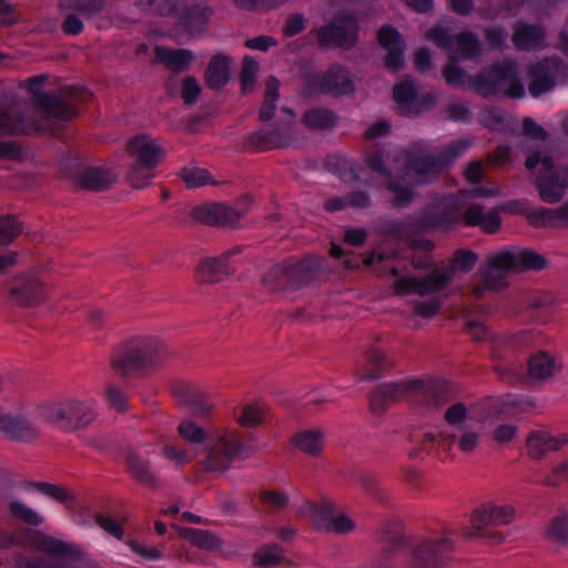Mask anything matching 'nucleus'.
Listing matches in <instances>:
<instances>
[{
	"label": "nucleus",
	"mask_w": 568,
	"mask_h": 568,
	"mask_svg": "<svg viewBox=\"0 0 568 568\" xmlns=\"http://www.w3.org/2000/svg\"><path fill=\"white\" fill-rule=\"evenodd\" d=\"M468 149L466 141H459L452 144L440 160L433 156L415 158L409 152H402L398 156L388 158L390 171L395 172V176L389 180L388 190L390 192V202L394 206L402 207L407 205L413 193L402 187L399 182L408 184H424L435 178L443 163L452 161L462 155Z\"/></svg>",
	"instance_id": "f257e3e1"
},
{
	"label": "nucleus",
	"mask_w": 568,
	"mask_h": 568,
	"mask_svg": "<svg viewBox=\"0 0 568 568\" xmlns=\"http://www.w3.org/2000/svg\"><path fill=\"white\" fill-rule=\"evenodd\" d=\"M523 131L520 149L527 154L526 168L534 170L540 165L536 181L540 197L548 203L559 202L568 189V169L554 171L552 159L541 152L540 145L546 143L548 133L531 118L524 119Z\"/></svg>",
	"instance_id": "f03ea898"
},
{
	"label": "nucleus",
	"mask_w": 568,
	"mask_h": 568,
	"mask_svg": "<svg viewBox=\"0 0 568 568\" xmlns=\"http://www.w3.org/2000/svg\"><path fill=\"white\" fill-rule=\"evenodd\" d=\"M444 417L447 428L439 440L443 448L456 447L465 455H473L479 448L493 424L487 413L468 409L463 403L449 406Z\"/></svg>",
	"instance_id": "7ed1b4c3"
},
{
	"label": "nucleus",
	"mask_w": 568,
	"mask_h": 568,
	"mask_svg": "<svg viewBox=\"0 0 568 568\" xmlns=\"http://www.w3.org/2000/svg\"><path fill=\"white\" fill-rule=\"evenodd\" d=\"M477 263V255L471 251H459L455 254L449 275L438 271L427 276L423 282L413 277L404 276L396 281L395 288L398 294L406 295L416 293L418 298L414 301V316L422 320H429L435 316L440 304L433 297H427L428 294L437 292L444 287L458 272H468Z\"/></svg>",
	"instance_id": "20e7f679"
},
{
	"label": "nucleus",
	"mask_w": 568,
	"mask_h": 568,
	"mask_svg": "<svg viewBox=\"0 0 568 568\" xmlns=\"http://www.w3.org/2000/svg\"><path fill=\"white\" fill-rule=\"evenodd\" d=\"M69 414V399L40 405L29 416L0 409V432L12 439L27 440L36 437L45 424L71 428Z\"/></svg>",
	"instance_id": "39448f33"
},
{
	"label": "nucleus",
	"mask_w": 568,
	"mask_h": 568,
	"mask_svg": "<svg viewBox=\"0 0 568 568\" xmlns=\"http://www.w3.org/2000/svg\"><path fill=\"white\" fill-rule=\"evenodd\" d=\"M427 38L437 47L448 51L452 62L444 70L446 81L454 85L465 84L467 74L453 62L476 58L480 51L478 37L470 32H463L457 37H448V30L438 24L428 32Z\"/></svg>",
	"instance_id": "423d86ee"
},
{
	"label": "nucleus",
	"mask_w": 568,
	"mask_h": 568,
	"mask_svg": "<svg viewBox=\"0 0 568 568\" xmlns=\"http://www.w3.org/2000/svg\"><path fill=\"white\" fill-rule=\"evenodd\" d=\"M169 356L166 347L154 337H136L118 348L112 365L122 373L156 366Z\"/></svg>",
	"instance_id": "0eeeda50"
},
{
	"label": "nucleus",
	"mask_w": 568,
	"mask_h": 568,
	"mask_svg": "<svg viewBox=\"0 0 568 568\" xmlns=\"http://www.w3.org/2000/svg\"><path fill=\"white\" fill-rule=\"evenodd\" d=\"M204 450L205 468L217 473L230 468L235 458L246 456L237 432L227 427L213 430L207 438Z\"/></svg>",
	"instance_id": "6e6552de"
},
{
	"label": "nucleus",
	"mask_w": 568,
	"mask_h": 568,
	"mask_svg": "<svg viewBox=\"0 0 568 568\" xmlns=\"http://www.w3.org/2000/svg\"><path fill=\"white\" fill-rule=\"evenodd\" d=\"M476 91L484 95L505 94L510 98H523L525 87L517 77L513 63L496 64L485 70L474 83Z\"/></svg>",
	"instance_id": "1a4fd4ad"
},
{
	"label": "nucleus",
	"mask_w": 568,
	"mask_h": 568,
	"mask_svg": "<svg viewBox=\"0 0 568 568\" xmlns=\"http://www.w3.org/2000/svg\"><path fill=\"white\" fill-rule=\"evenodd\" d=\"M28 545L47 555L48 558L38 559L21 556L16 559V562L21 558H28L30 560L48 564L52 568H71L81 555V550L73 544L45 535L41 531L31 532Z\"/></svg>",
	"instance_id": "9d476101"
},
{
	"label": "nucleus",
	"mask_w": 568,
	"mask_h": 568,
	"mask_svg": "<svg viewBox=\"0 0 568 568\" xmlns=\"http://www.w3.org/2000/svg\"><path fill=\"white\" fill-rule=\"evenodd\" d=\"M454 542L447 536L426 539L413 549L405 568H439L450 558Z\"/></svg>",
	"instance_id": "9b49d317"
},
{
	"label": "nucleus",
	"mask_w": 568,
	"mask_h": 568,
	"mask_svg": "<svg viewBox=\"0 0 568 568\" xmlns=\"http://www.w3.org/2000/svg\"><path fill=\"white\" fill-rule=\"evenodd\" d=\"M477 192L470 194H460L454 199H447L445 207L462 209L467 204H470L464 214V219L469 225H479L485 232L494 233L500 226V220L496 213L484 214L481 205L477 203H470L469 200L475 197Z\"/></svg>",
	"instance_id": "f8f14e48"
},
{
	"label": "nucleus",
	"mask_w": 568,
	"mask_h": 568,
	"mask_svg": "<svg viewBox=\"0 0 568 568\" xmlns=\"http://www.w3.org/2000/svg\"><path fill=\"white\" fill-rule=\"evenodd\" d=\"M356 22L353 17H342L333 24L318 30L317 39L323 45L351 47L356 40Z\"/></svg>",
	"instance_id": "ddd939ff"
},
{
	"label": "nucleus",
	"mask_w": 568,
	"mask_h": 568,
	"mask_svg": "<svg viewBox=\"0 0 568 568\" xmlns=\"http://www.w3.org/2000/svg\"><path fill=\"white\" fill-rule=\"evenodd\" d=\"M510 271H517L516 248L491 254L485 265L484 281L487 287L501 285Z\"/></svg>",
	"instance_id": "4468645a"
},
{
	"label": "nucleus",
	"mask_w": 568,
	"mask_h": 568,
	"mask_svg": "<svg viewBox=\"0 0 568 568\" xmlns=\"http://www.w3.org/2000/svg\"><path fill=\"white\" fill-rule=\"evenodd\" d=\"M562 72V65L557 60H545L535 64L529 73V92L538 98L554 89L557 78Z\"/></svg>",
	"instance_id": "2eb2a0df"
},
{
	"label": "nucleus",
	"mask_w": 568,
	"mask_h": 568,
	"mask_svg": "<svg viewBox=\"0 0 568 568\" xmlns=\"http://www.w3.org/2000/svg\"><path fill=\"white\" fill-rule=\"evenodd\" d=\"M235 250H230L221 256L203 258L196 266V277L201 283H215L234 272V265L230 262Z\"/></svg>",
	"instance_id": "dca6fc26"
},
{
	"label": "nucleus",
	"mask_w": 568,
	"mask_h": 568,
	"mask_svg": "<svg viewBox=\"0 0 568 568\" xmlns=\"http://www.w3.org/2000/svg\"><path fill=\"white\" fill-rule=\"evenodd\" d=\"M283 113L287 114V120L281 126L273 130H262L252 136V141L258 149H272L277 146H288L292 140V124L295 114L290 109H283Z\"/></svg>",
	"instance_id": "f3484780"
},
{
	"label": "nucleus",
	"mask_w": 568,
	"mask_h": 568,
	"mask_svg": "<svg viewBox=\"0 0 568 568\" xmlns=\"http://www.w3.org/2000/svg\"><path fill=\"white\" fill-rule=\"evenodd\" d=\"M191 215L196 221L214 225L234 224L241 217V213L235 209L222 203H206L195 206Z\"/></svg>",
	"instance_id": "a211bd4d"
},
{
	"label": "nucleus",
	"mask_w": 568,
	"mask_h": 568,
	"mask_svg": "<svg viewBox=\"0 0 568 568\" xmlns=\"http://www.w3.org/2000/svg\"><path fill=\"white\" fill-rule=\"evenodd\" d=\"M567 444V435L551 434L546 430L534 432L527 438L528 452L534 458H540L549 452H556Z\"/></svg>",
	"instance_id": "6ab92c4d"
},
{
	"label": "nucleus",
	"mask_w": 568,
	"mask_h": 568,
	"mask_svg": "<svg viewBox=\"0 0 568 568\" xmlns=\"http://www.w3.org/2000/svg\"><path fill=\"white\" fill-rule=\"evenodd\" d=\"M379 44L388 51L386 65L393 70L399 69L403 63L405 43L399 32L392 27H384L378 32Z\"/></svg>",
	"instance_id": "aec40b11"
},
{
	"label": "nucleus",
	"mask_w": 568,
	"mask_h": 568,
	"mask_svg": "<svg viewBox=\"0 0 568 568\" xmlns=\"http://www.w3.org/2000/svg\"><path fill=\"white\" fill-rule=\"evenodd\" d=\"M42 77L32 78L27 81L30 91L34 92L38 103L43 108V111L57 119H69L75 115L74 108L67 101L59 98H42L37 91V87L43 82Z\"/></svg>",
	"instance_id": "412c9836"
},
{
	"label": "nucleus",
	"mask_w": 568,
	"mask_h": 568,
	"mask_svg": "<svg viewBox=\"0 0 568 568\" xmlns=\"http://www.w3.org/2000/svg\"><path fill=\"white\" fill-rule=\"evenodd\" d=\"M128 153L134 162L158 164L161 156V148L148 135H136L128 143Z\"/></svg>",
	"instance_id": "4be33fe9"
},
{
	"label": "nucleus",
	"mask_w": 568,
	"mask_h": 568,
	"mask_svg": "<svg viewBox=\"0 0 568 568\" xmlns=\"http://www.w3.org/2000/svg\"><path fill=\"white\" fill-rule=\"evenodd\" d=\"M321 90L334 97L346 95L354 91V83L345 69L332 67L321 82Z\"/></svg>",
	"instance_id": "5701e85b"
},
{
	"label": "nucleus",
	"mask_w": 568,
	"mask_h": 568,
	"mask_svg": "<svg viewBox=\"0 0 568 568\" xmlns=\"http://www.w3.org/2000/svg\"><path fill=\"white\" fill-rule=\"evenodd\" d=\"M10 294L17 303L31 305L42 296V285L33 275L23 276L12 283Z\"/></svg>",
	"instance_id": "b1692460"
},
{
	"label": "nucleus",
	"mask_w": 568,
	"mask_h": 568,
	"mask_svg": "<svg viewBox=\"0 0 568 568\" xmlns=\"http://www.w3.org/2000/svg\"><path fill=\"white\" fill-rule=\"evenodd\" d=\"M545 40V32L538 27L518 23L514 28L513 43L520 50H534L539 48Z\"/></svg>",
	"instance_id": "393cba45"
},
{
	"label": "nucleus",
	"mask_w": 568,
	"mask_h": 568,
	"mask_svg": "<svg viewBox=\"0 0 568 568\" xmlns=\"http://www.w3.org/2000/svg\"><path fill=\"white\" fill-rule=\"evenodd\" d=\"M266 415V406L260 400L243 402L234 412V418L243 427H255L263 423Z\"/></svg>",
	"instance_id": "a878e982"
},
{
	"label": "nucleus",
	"mask_w": 568,
	"mask_h": 568,
	"mask_svg": "<svg viewBox=\"0 0 568 568\" xmlns=\"http://www.w3.org/2000/svg\"><path fill=\"white\" fill-rule=\"evenodd\" d=\"M155 58L159 62L163 63L169 69L179 72L187 68L193 62L195 57L190 50H172L164 47H156Z\"/></svg>",
	"instance_id": "bb28decb"
},
{
	"label": "nucleus",
	"mask_w": 568,
	"mask_h": 568,
	"mask_svg": "<svg viewBox=\"0 0 568 568\" xmlns=\"http://www.w3.org/2000/svg\"><path fill=\"white\" fill-rule=\"evenodd\" d=\"M417 388H419V383L415 381L383 385L373 393L371 397V405L373 409L377 410L381 408L378 405L381 397L386 396L389 399L399 400Z\"/></svg>",
	"instance_id": "cd10ccee"
},
{
	"label": "nucleus",
	"mask_w": 568,
	"mask_h": 568,
	"mask_svg": "<svg viewBox=\"0 0 568 568\" xmlns=\"http://www.w3.org/2000/svg\"><path fill=\"white\" fill-rule=\"evenodd\" d=\"M556 369L554 357L545 351L537 352L528 361V376L534 381H545L551 377Z\"/></svg>",
	"instance_id": "c85d7f7f"
},
{
	"label": "nucleus",
	"mask_w": 568,
	"mask_h": 568,
	"mask_svg": "<svg viewBox=\"0 0 568 568\" xmlns=\"http://www.w3.org/2000/svg\"><path fill=\"white\" fill-rule=\"evenodd\" d=\"M415 87L407 82H400L394 88V100L399 110L405 114L418 113L422 109V103L417 101Z\"/></svg>",
	"instance_id": "c756f323"
},
{
	"label": "nucleus",
	"mask_w": 568,
	"mask_h": 568,
	"mask_svg": "<svg viewBox=\"0 0 568 568\" xmlns=\"http://www.w3.org/2000/svg\"><path fill=\"white\" fill-rule=\"evenodd\" d=\"M38 130L37 124L30 119L17 118V114L12 111L6 112L0 110V136L30 133Z\"/></svg>",
	"instance_id": "7c9ffc66"
},
{
	"label": "nucleus",
	"mask_w": 568,
	"mask_h": 568,
	"mask_svg": "<svg viewBox=\"0 0 568 568\" xmlns=\"http://www.w3.org/2000/svg\"><path fill=\"white\" fill-rule=\"evenodd\" d=\"M230 58L222 54L214 55L206 70L209 85L216 89L223 87L230 79Z\"/></svg>",
	"instance_id": "2f4dec72"
},
{
	"label": "nucleus",
	"mask_w": 568,
	"mask_h": 568,
	"mask_svg": "<svg viewBox=\"0 0 568 568\" xmlns=\"http://www.w3.org/2000/svg\"><path fill=\"white\" fill-rule=\"evenodd\" d=\"M294 446L312 456H317L324 447V434L317 429L302 430L293 438Z\"/></svg>",
	"instance_id": "473e14b6"
},
{
	"label": "nucleus",
	"mask_w": 568,
	"mask_h": 568,
	"mask_svg": "<svg viewBox=\"0 0 568 568\" xmlns=\"http://www.w3.org/2000/svg\"><path fill=\"white\" fill-rule=\"evenodd\" d=\"M179 532L182 538L205 550H217L222 546L220 538L206 530L182 527Z\"/></svg>",
	"instance_id": "72a5a7b5"
},
{
	"label": "nucleus",
	"mask_w": 568,
	"mask_h": 568,
	"mask_svg": "<svg viewBox=\"0 0 568 568\" xmlns=\"http://www.w3.org/2000/svg\"><path fill=\"white\" fill-rule=\"evenodd\" d=\"M459 215L457 213H449L442 217L429 219L426 217L419 223H409L405 226V234L408 236L410 233L418 231H430L433 229L448 230L458 221Z\"/></svg>",
	"instance_id": "f704fd0d"
},
{
	"label": "nucleus",
	"mask_w": 568,
	"mask_h": 568,
	"mask_svg": "<svg viewBox=\"0 0 568 568\" xmlns=\"http://www.w3.org/2000/svg\"><path fill=\"white\" fill-rule=\"evenodd\" d=\"M212 10L207 6L197 4L182 17V27L191 33L197 32L210 19Z\"/></svg>",
	"instance_id": "c9c22d12"
},
{
	"label": "nucleus",
	"mask_w": 568,
	"mask_h": 568,
	"mask_svg": "<svg viewBox=\"0 0 568 568\" xmlns=\"http://www.w3.org/2000/svg\"><path fill=\"white\" fill-rule=\"evenodd\" d=\"M82 184L91 191H102L114 182V176L99 168H92L82 174Z\"/></svg>",
	"instance_id": "e433bc0d"
},
{
	"label": "nucleus",
	"mask_w": 568,
	"mask_h": 568,
	"mask_svg": "<svg viewBox=\"0 0 568 568\" xmlns=\"http://www.w3.org/2000/svg\"><path fill=\"white\" fill-rule=\"evenodd\" d=\"M283 558V550L276 545L260 547L253 555V565L260 568H270L277 565Z\"/></svg>",
	"instance_id": "4c0bfd02"
},
{
	"label": "nucleus",
	"mask_w": 568,
	"mask_h": 568,
	"mask_svg": "<svg viewBox=\"0 0 568 568\" xmlns=\"http://www.w3.org/2000/svg\"><path fill=\"white\" fill-rule=\"evenodd\" d=\"M278 88L280 82L275 78H268L266 81V90H265V99L264 103L260 110V118L263 121L270 120L273 118L276 102L278 100Z\"/></svg>",
	"instance_id": "58836bf2"
},
{
	"label": "nucleus",
	"mask_w": 568,
	"mask_h": 568,
	"mask_svg": "<svg viewBox=\"0 0 568 568\" xmlns=\"http://www.w3.org/2000/svg\"><path fill=\"white\" fill-rule=\"evenodd\" d=\"M155 166V164L134 162L128 174L130 184L135 189L148 186L153 179Z\"/></svg>",
	"instance_id": "ea45409f"
},
{
	"label": "nucleus",
	"mask_w": 568,
	"mask_h": 568,
	"mask_svg": "<svg viewBox=\"0 0 568 568\" xmlns=\"http://www.w3.org/2000/svg\"><path fill=\"white\" fill-rule=\"evenodd\" d=\"M334 511L333 504L323 503L321 506L308 507L307 516L317 529L327 531Z\"/></svg>",
	"instance_id": "a19ab883"
},
{
	"label": "nucleus",
	"mask_w": 568,
	"mask_h": 568,
	"mask_svg": "<svg viewBox=\"0 0 568 568\" xmlns=\"http://www.w3.org/2000/svg\"><path fill=\"white\" fill-rule=\"evenodd\" d=\"M517 271L521 270H542L546 266V260L529 248H516Z\"/></svg>",
	"instance_id": "79ce46f5"
},
{
	"label": "nucleus",
	"mask_w": 568,
	"mask_h": 568,
	"mask_svg": "<svg viewBox=\"0 0 568 568\" xmlns=\"http://www.w3.org/2000/svg\"><path fill=\"white\" fill-rule=\"evenodd\" d=\"M69 410L71 428L88 424L91 419L92 406L88 403L77 399H69Z\"/></svg>",
	"instance_id": "37998d69"
},
{
	"label": "nucleus",
	"mask_w": 568,
	"mask_h": 568,
	"mask_svg": "<svg viewBox=\"0 0 568 568\" xmlns=\"http://www.w3.org/2000/svg\"><path fill=\"white\" fill-rule=\"evenodd\" d=\"M181 176L185 182L186 186L190 189L203 186L206 184L215 183L206 169L203 168H185Z\"/></svg>",
	"instance_id": "c03bdc74"
},
{
	"label": "nucleus",
	"mask_w": 568,
	"mask_h": 568,
	"mask_svg": "<svg viewBox=\"0 0 568 568\" xmlns=\"http://www.w3.org/2000/svg\"><path fill=\"white\" fill-rule=\"evenodd\" d=\"M546 537L552 544L568 546V518H556L548 527Z\"/></svg>",
	"instance_id": "a18cd8bd"
},
{
	"label": "nucleus",
	"mask_w": 568,
	"mask_h": 568,
	"mask_svg": "<svg viewBox=\"0 0 568 568\" xmlns=\"http://www.w3.org/2000/svg\"><path fill=\"white\" fill-rule=\"evenodd\" d=\"M180 435L191 444H203L207 442L210 435L205 429L192 420H184L179 426Z\"/></svg>",
	"instance_id": "49530a36"
},
{
	"label": "nucleus",
	"mask_w": 568,
	"mask_h": 568,
	"mask_svg": "<svg viewBox=\"0 0 568 568\" xmlns=\"http://www.w3.org/2000/svg\"><path fill=\"white\" fill-rule=\"evenodd\" d=\"M368 203H369L368 196L365 193L359 192V193L347 196L345 201H343L341 199L328 200L325 203V207L327 211L334 212V211L342 210L343 207H345L347 205L362 209V207L367 206Z\"/></svg>",
	"instance_id": "de8ad7c7"
},
{
	"label": "nucleus",
	"mask_w": 568,
	"mask_h": 568,
	"mask_svg": "<svg viewBox=\"0 0 568 568\" xmlns=\"http://www.w3.org/2000/svg\"><path fill=\"white\" fill-rule=\"evenodd\" d=\"M304 122L313 129H327L334 125L335 115L326 110H313L304 115Z\"/></svg>",
	"instance_id": "09e8293b"
},
{
	"label": "nucleus",
	"mask_w": 568,
	"mask_h": 568,
	"mask_svg": "<svg viewBox=\"0 0 568 568\" xmlns=\"http://www.w3.org/2000/svg\"><path fill=\"white\" fill-rule=\"evenodd\" d=\"M21 232L22 225L14 216L0 217V244H9Z\"/></svg>",
	"instance_id": "8fccbe9b"
},
{
	"label": "nucleus",
	"mask_w": 568,
	"mask_h": 568,
	"mask_svg": "<svg viewBox=\"0 0 568 568\" xmlns=\"http://www.w3.org/2000/svg\"><path fill=\"white\" fill-rule=\"evenodd\" d=\"M10 510L17 518L29 525L39 526L43 521L42 517L36 510L20 501H12L10 504Z\"/></svg>",
	"instance_id": "3c124183"
},
{
	"label": "nucleus",
	"mask_w": 568,
	"mask_h": 568,
	"mask_svg": "<svg viewBox=\"0 0 568 568\" xmlns=\"http://www.w3.org/2000/svg\"><path fill=\"white\" fill-rule=\"evenodd\" d=\"M62 6L91 17L102 9L103 2L101 0H63Z\"/></svg>",
	"instance_id": "603ef678"
},
{
	"label": "nucleus",
	"mask_w": 568,
	"mask_h": 568,
	"mask_svg": "<svg viewBox=\"0 0 568 568\" xmlns=\"http://www.w3.org/2000/svg\"><path fill=\"white\" fill-rule=\"evenodd\" d=\"M128 546L134 554L144 560L158 561L164 557L163 552L159 548L141 544L136 540H129Z\"/></svg>",
	"instance_id": "864d4df0"
},
{
	"label": "nucleus",
	"mask_w": 568,
	"mask_h": 568,
	"mask_svg": "<svg viewBox=\"0 0 568 568\" xmlns=\"http://www.w3.org/2000/svg\"><path fill=\"white\" fill-rule=\"evenodd\" d=\"M529 223L536 227H555V210L538 209L527 216Z\"/></svg>",
	"instance_id": "5fc2aeb1"
},
{
	"label": "nucleus",
	"mask_w": 568,
	"mask_h": 568,
	"mask_svg": "<svg viewBox=\"0 0 568 568\" xmlns=\"http://www.w3.org/2000/svg\"><path fill=\"white\" fill-rule=\"evenodd\" d=\"M128 465L130 470L142 481L149 483L152 480V475L149 464L136 454H130L128 457Z\"/></svg>",
	"instance_id": "6e6d98bb"
},
{
	"label": "nucleus",
	"mask_w": 568,
	"mask_h": 568,
	"mask_svg": "<svg viewBox=\"0 0 568 568\" xmlns=\"http://www.w3.org/2000/svg\"><path fill=\"white\" fill-rule=\"evenodd\" d=\"M355 528V521L344 513L334 511L327 531L336 534H348Z\"/></svg>",
	"instance_id": "4d7b16f0"
},
{
	"label": "nucleus",
	"mask_w": 568,
	"mask_h": 568,
	"mask_svg": "<svg viewBox=\"0 0 568 568\" xmlns=\"http://www.w3.org/2000/svg\"><path fill=\"white\" fill-rule=\"evenodd\" d=\"M257 71L258 63L252 58H245L241 75L243 91L247 92L254 87Z\"/></svg>",
	"instance_id": "13d9d810"
},
{
	"label": "nucleus",
	"mask_w": 568,
	"mask_h": 568,
	"mask_svg": "<svg viewBox=\"0 0 568 568\" xmlns=\"http://www.w3.org/2000/svg\"><path fill=\"white\" fill-rule=\"evenodd\" d=\"M489 525H494L490 503L480 506L471 515L473 529L481 530Z\"/></svg>",
	"instance_id": "bf43d9fd"
},
{
	"label": "nucleus",
	"mask_w": 568,
	"mask_h": 568,
	"mask_svg": "<svg viewBox=\"0 0 568 568\" xmlns=\"http://www.w3.org/2000/svg\"><path fill=\"white\" fill-rule=\"evenodd\" d=\"M494 525H508L514 521L516 510L511 505H495L490 503Z\"/></svg>",
	"instance_id": "052dcab7"
},
{
	"label": "nucleus",
	"mask_w": 568,
	"mask_h": 568,
	"mask_svg": "<svg viewBox=\"0 0 568 568\" xmlns=\"http://www.w3.org/2000/svg\"><path fill=\"white\" fill-rule=\"evenodd\" d=\"M201 92V87L197 80L193 77H187L182 87V98L186 103H193Z\"/></svg>",
	"instance_id": "680f3d73"
},
{
	"label": "nucleus",
	"mask_w": 568,
	"mask_h": 568,
	"mask_svg": "<svg viewBox=\"0 0 568 568\" xmlns=\"http://www.w3.org/2000/svg\"><path fill=\"white\" fill-rule=\"evenodd\" d=\"M95 521L102 529H104L108 534L112 535L116 539L121 540L123 538V528L116 520L112 518L97 516Z\"/></svg>",
	"instance_id": "e2e57ef3"
},
{
	"label": "nucleus",
	"mask_w": 568,
	"mask_h": 568,
	"mask_svg": "<svg viewBox=\"0 0 568 568\" xmlns=\"http://www.w3.org/2000/svg\"><path fill=\"white\" fill-rule=\"evenodd\" d=\"M486 40L491 49H500L506 45L507 32L504 29L490 28L486 31Z\"/></svg>",
	"instance_id": "0e129e2a"
},
{
	"label": "nucleus",
	"mask_w": 568,
	"mask_h": 568,
	"mask_svg": "<svg viewBox=\"0 0 568 568\" xmlns=\"http://www.w3.org/2000/svg\"><path fill=\"white\" fill-rule=\"evenodd\" d=\"M284 268L282 266H274L267 275L263 277V284L268 290H276L283 286Z\"/></svg>",
	"instance_id": "69168bd1"
},
{
	"label": "nucleus",
	"mask_w": 568,
	"mask_h": 568,
	"mask_svg": "<svg viewBox=\"0 0 568 568\" xmlns=\"http://www.w3.org/2000/svg\"><path fill=\"white\" fill-rule=\"evenodd\" d=\"M517 428L514 425H500L494 432V438L499 445L509 443L516 435Z\"/></svg>",
	"instance_id": "338daca9"
},
{
	"label": "nucleus",
	"mask_w": 568,
	"mask_h": 568,
	"mask_svg": "<svg viewBox=\"0 0 568 568\" xmlns=\"http://www.w3.org/2000/svg\"><path fill=\"white\" fill-rule=\"evenodd\" d=\"M262 500L273 507L282 508L287 504V496L282 491L270 490L262 494Z\"/></svg>",
	"instance_id": "774afa93"
}]
</instances>
